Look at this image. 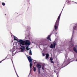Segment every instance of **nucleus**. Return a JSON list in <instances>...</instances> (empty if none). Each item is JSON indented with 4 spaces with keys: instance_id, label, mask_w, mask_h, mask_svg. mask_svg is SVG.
I'll list each match as a JSON object with an SVG mask.
<instances>
[{
    "instance_id": "obj_33",
    "label": "nucleus",
    "mask_w": 77,
    "mask_h": 77,
    "mask_svg": "<svg viewBox=\"0 0 77 77\" xmlns=\"http://www.w3.org/2000/svg\"><path fill=\"white\" fill-rule=\"evenodd\" d=\"M76 61H77V59H76Z\"/></svg>"
},
{
    "instance_id": "obj_9",
    "label": "nucleus",
    "mask_w": 77,
    "mask_h": 77,
    "mask_svg": "<svg viewBox=\"0 0 77 77\" xmlns=\"http://www.w3.org/2000/svg\"><path fill=\"white\" fill-rule=\"evenodd\" d=\"M14 39L15 41H16H16H18V39H17V37H16L15 36H14Z\"/></svg>"
},
{
    "instance_id": "obj_35",
    "label": "nucleus",
    "mask_w": 77,
    "mask_h": 77,
    "mask_svg": "<svg viewBox=\"0 0 77 77\" xmlns=\"http://www.w3.org/2000/svg\"><path fill=\"white\" fill-rule=\"evenodd\" d=\"M56 33V34H57V33Z\"/></svg>"
},
{
    "instance_id": "obj_14",
    "label": "nucleus",
    "mask_w": 77,
    "mask_h": 77,
    "mask_svg": "<svg viewBox=\"0 0 77 77\" xmlns=\"http://www.w3.org/2000/svg\"><path fill=\"white\" fill-rule=\"evenodd\" d=\"M29 55H30V56H31V55L32 54V51H31V50H30V51L29 52Z\"/></svg>"
},
{
    "instance_id": "obj_36",
    "label": "nucleus",
    "mask_w": 77,
    "mask_h": 77,
    "mask_svg": "<svg viewBox=\"0 0 77 77\" xmlns=\"http://www.w3.org/2000/svg\"><path fill=\"white\" fill-rule=\"evenodd\" d=\"M57 77H58V76H57Z\"/></svg>"
},
{
    "instance_id": "obj_4",
    "label": "nucleus",
    "mask_w": 77,
    "mask_h": 77,
    "mask_svg": "<svg viewBox=\"0 0 77 77\" xmlns=\"http://www.w3.org/2000/svg\"><path fill=\"white\" fill-rule=\"evenodd\" d=\"M36 67L37 68H38V69H40V68H41V65L40 64H37L36 65Z\"/></svg>"
},
{
    "instance_id": "obj_30",
    "label": "nucleus",
    "mask_w": 77,
    "mask_h": 77,
    "mask_svg": "<svg viewBox=\"0 0 77 77\" xmlns=\"http://www.w3.org/2000/svg\"><path fill=\"white\" fill-rule=\"evenodd\" d=\"M74 33V32L73 31V34Z\"/></svg>"
},
{
    "instance_id": "obj_24",
    "label": "nucleus",
    "mask_w": 77,
    "mask_h": 77,
    "mask_svg": "<svg viewBox=\"0 0 77 77\" xmlns=\"http://www.w3.org/2000/svg\"><path fill=\"white\" fill-rule=\"evenodd\" d=\"M42 54H43V56H45V54H44V53H43Z\"/></svg>"
},
{
    "instance_id": "obj_28",
    "label": "nucleus",
    "mask_w": 77,
    "mask_h": 77,
    "mask_svg": "<svg viewBox=\"0 0 77 77\" xmlns=\"http://www.w3.org/2000/svg\"><path fill=\"white\" fill-rule=\"evenodd\" d=\"M75 47H77V45H76L75 46Z\"/></svg>"
},
{
    "instance_id": "obj_6",
    "label": "nucleus",
    "mask_w": 77,
    "mask_h": 77,
    "mask_svg": "<svg viewBox=\"0 0 77 77\" xmlns=\"http://www.w3.org/2000/svg\"><path fill=\"white\" fill-rule=\"evenodd\" d=\"M73 50L76 53H77V48H76L75 47H74L73 48Z\"/></svg>"
},
{
    "instance_id": "obj_34",
    "label": "nucleus",
    "mask_w": 77,
    "mask_h": 77,
    "mask_svg": "<svg viewBox=\"0 0 77 77\" xmlns=\"http://www.w3.org/2000/svg\"><path fill=\"white\" fill-rule=\"evenodd\" d=\"M70 62H70L69 63H69H70Z\"/></svg>"
},
{
    "instance_id": "obj_19",
    "label": "nucleus",
    "mask_w": 77,
    "mask_h": 77,
    "mask_svg": "<svg viewBox=\"0 0 77 77\" xmlns=\"http://www.w3.org/2000/svg\"><path fill=\"white\" fill-rule=\"evenodd\" d=\"M2 4L3 6H5V3L4 2L2 3Z\"/></svg>"
},
{
    "instance_id": "obj_21",
    "label": "nucleus",
    "mask_w": 77,
    "mask_h": 77,
    "mask_svg": "<svg viewBox=\"0 0 77 77\" xmlns=\"http://www.w3.org/2000/svg\"><path fill=\"white\" fill-rule=\"evenodd\" d=\"M47 45V43H44L43 44V45Z\"/></svg>"
},
{
    "instance_id": "obj_15",
    "label": "nucleus",
    "mask_w": 77,
    "mask_h": 77,
    "mask_svg": "<svg viewBox=\"0 0 77 77\" xmlns=\"http://www.w3.org/2000/svg\"><path fill=\"white\" fill-rule=\"evenodd\" d=\"M21 45L20 46H20H21V47H22V48H23V49H25V47H24V46H22Z\"/></svg>"
},
{
    "instance_id": "obj_11",
    "label": "nucleus",
    "mask_w": 77,
    "mask_h": 77,
    "mask_svg": "<svg viewBox=\"0 0 77 77\" xmlns=\"http://www.w3.org/2000/svg\"><path fill=\"white\" fill-rule=\"evenodd\" d=\"M50 48H53V44H51V45L50 46Z\"/></svg>"
},
{
    "instance_id": "obj_5",
    "label": "nucleus",
    "mask_w": 77,
    "mask_h": 77,
    "mask_svg": "<svg viewBox=\"0 0 77 77\" xmlns=\"http://www.w3.org/2000/svg\"><path fill=\"white\" fill-rule=\"evenodd\" d=\"M50 35H49L47 39L48 40V41H51V38H50L51 37Z\"/></svg>"
},
{
    "instance_id": "obj_12",
    "label": "nucleus",
    "mask_w": 77,
    "mask_h": 77,
    "mask_svg": "<svg viewBox=\"0 0 77 77\" xmlns=\"http://www.w3.org/2000/svg\"><path fill=\"white\" fill-rule=\"evenodd\" d=\"M35 66H34L33 68V71H36V67H34Z\"/></svg>"
},
{
    "instance_id": "obj_32",
    "label": "nucleus",
    "mask_w": 77,
    "mask_h": 77,
    "mask_svg": "<svg viewBox=\"0 0 77 77\" xmlns=\"http://www.w3.org/2000/svg\"><path fill=\"white\" fill-rule=\"evenodd\" d=\"M36 63V62H34V63Z\"/></svg>"
},
{
    "instance_id": "obj_7",
    "label": "nucleus",
    "mask_w": 77,
    "mask_h": 77,
    "mask_svg": "<svg viewBox=\"0 0 77 77\" xmlns=\"http://www.w3.org/2000/svg\"><path fill=\"white\" fill-rule=\"evenodd\" d=\"M49 57V54H46L45 58L46 59H48V58Z\"/></svg>"
},
{
    "instance_id": "obj_2",
    "label": "nucleus",
    "mask_w": 77,
    "mask_h": 77,
    "mask_svg": "<svg viewBox=\"0 0 77 77\" xmlns=\"http://www.w3.org/2000/svg\"><path fill=\"white\" fill-rule=\"evenodd\" d=\"M61 14L62 12H61L55 24L54 27L55 30H57V29H58V26H59V21L60 20V16H61Z\"/></svg>"
},
{
    "instance_id": "obj_22",
    "label": "nucleus",
    "mask_w": 77,
    "mask_h": 77,
    "mask_svg": "<svg viewBox=\"0 0 77 77\" xmlns=\"http://www.w3.org/2000/svg\"><path fill=\"white\" fill-rule=\"evenodd\" d=\"M6 59V58L5 59H3V60H2L0 62V63H2V61H3V60H5Z\"/></svg>"
},
{
    "instance_id": "obj_26",
    "label": "nucleus",
    "mask_w": 77,
    "mask_h": 77,
    "mask_svg": "<svg viewBox=\"0 0 77 77\" xmlns=\"http://www.w3.org/2000/svg\"><path fill=\"white\" fill-rule=\"evenodd\" d=\"M16 74H17V77H19V76H18V74H17V73H16Z\"/></svg>"
},
{
    "instance_id": "obj_27",
    "label": "nucleus",
    "mask_w": 77,
    "mask_h": 77,
    "mask_svg": "<svg viewBox=\"0 0 77 77\" xmlns=\"http://www.w3.org/2000/svg\"><path fill=\"white\" fill-rule=\"evenodd\" d=\"M76 26H75V28L74 27L73 28L75 29V28H76Z\"/></svg>"
},
{
    "instance_id": "obj_13",
    "label": "nucleus",
    "mask_w": 77,
    "mask_h": 77,
    "mask_svg": "<svg viewBox=\"0 0 77 77\" xmlns=\"http://www.w3.org/2000/svg\"><path fill=\"white\" fill-rule=\"evenodd\" d=\"M26 50H27V51L28 50H29L30 49L29 48V46H28L26 47Z\"/></svg>"
},
{
    "instance_id": "obj_3",
    "label": "nucleus",
    "mask_w": 77,
    "mask_h": 77,
    "mask_svg": "<svg viewBox=\"0 0 77 77\" xmlns=\"http://www.w3.org/2000/svg\"><path fill=\"white\" fill-rule=\"evenodd\" d=\"M27 58L30 63V69L31 70L32 69V60H33V59L31 58V56H29V57H27Z\"/></svg>"
},
{
    "instance_id": "obj_18",
    "label": "nucleus",
    "mask_w": 77,
    "mask_h": 77,
    "mask_svg": "<svg viewBox=\"0 0 77 77\" xmlns=\"http://www.w3.org/2000/svg\"><path fill=\"white\" fill-rule=\"evenodd\" d=\"M38 73L39 74L41 73V70H40V69H38Z\"/></svg>"
},
{
    "instance_id": "obj_31",
    "label": "nucleus",
    "mask_w": 77,
    "mask_h": 77,
    "mask_svg": "<svg viewBox=\"0 0 77 77\" xmlns=\"http://www.w3.org/2000/svg\"><path fill=\"white\" fill-rule=\"evenodd\" d=\"M69 60H70V59H69Z\"/></svg>"
},
{
    "instance_id": "obj_10",
    "label": "nucleus",
    "mask_w": 77,
    "mask_h": 77,
    "mask_svg": "<svg viewBox=\"0 0 77 77\" xmlns=\"http://www.w3.org/2000/svg\"><path fill=\"white\" fill-rule=\"evenodd\" d=\"M74 42H73V43H72L71 44V46L70 47H74Z\"/></svg>"
},
{
    "instance_id": "obj_20",
    "label": "nucleus",
    "mask_w": 77,
    "mask_h": 77,
    "mask_svg": "<svg viewBox=\"0 0 77 77\" xmlns=\"http://www.w3.org/2000/svg\"><path fill=\"white\" fill-rule=\"evenodd\" d=\"M50 60L51 61L53 60V58L52 57H51L50 58Z\"/></svg>"
},
{
    "instance_id": "obj_1",
    "label": "nucleus",
    "mask_w": 77,
    "mask_h": 77,
    "mask_svg": "<svg viewBox=\"0 0 77 77\" xmlns=\"http://www.w3.org/2000/svg\"><path fill=\"white\" fill-rule=\"evenodd\" d=\"M20 43V45L21 46L22 45H30V42L28 40H26L24 41H23V40H19V41H18Z\"/></svg>"
},
{
    "instance_id": "obj_8",
    "label": "nucleus",
    "mask_w": 77,
    "mask_h": 77,
    "mask_svg": "<svg viewBox=\"0 0 77 77\" xmlns=\"http://www.w3.org/2000/svg\"><path fill=\"white\" fill-rule=\"evenodd\" d=\"M56 47V42H54L53 43V48L54 49Z\"/></svg>"
},
{
    "instance_id": "obj_23",
    "label": "nucleus",
    "mask_w": 77,
    "mask_h": 77,
    "mask_svg": "<svg viewBox=\"0 0 77 77\" xmlns=\"http://www.w3.org/2000/svg\"><path fill=\"white\" fill-rule=\"evenodd\" d=\"M44 66H43L42 67V69H43V70H44Z\"/></svg>"
},
{
    "instance_id": "obj_25",
    "label": "nucleus",
    "mask_w": 77,
    "mask_h": 77,
    "mask_svg": "<svg viewBox=\"0 0 77 77\" xmlns=\"http://www.w3.org/2000/svg\"><path fill=\"white\" fill-rule=\"evenodd\" d=\"M51 62L52 63H54V62H53V61H51Z\"/></svg>"
},
{
    "instance_id": "obj_29",
    "label": "nucleus",
    "mask_w": 77,
    "mask_h": 77,
    "mask_svg": "<svg viewBox=\"0 0 77 77\" xmlns=\"http://www.w3.org/2000/svg\"><path fill=\"white\" fill-rule=\"evenodd\" d=\"M5 15H6V14H5Z\"/></svg>"
},
{
    "instance_id": "obj_16",
    "label": "nucleus",
    "mask_w": 77,
    "mask_h": 77,
    "mask_svg": "<svg viewBox=\"0 0 77 77\" xmlns=\"http://www.w3.org/2000/svg\"><path fill=\"white\" fill-rule=\"evenodd\" d=\"M14 51H12V54H14H14H15V53H16V52H15V53H14Z\"/></svg>"
},
{
    "instance_id": "obj_17",
    "label": "nucleus",
    "mask_w": 77,
    "mask_h": 77,
    "mask_svg": "<svg viewBox=\"0 0 77 77\" xmlns=\"http://www.w3.org/2000/svg\"><path fill=\"white\" fill-rule=\"evenodd\" d=\"M20 49H21V51H24V48H20Z\"/></svg>"
}]
</instances>
